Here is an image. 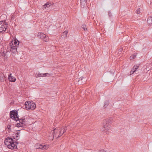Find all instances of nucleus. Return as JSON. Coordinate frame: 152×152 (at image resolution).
Here are the masks:
<instances>
[{
  "mask_svg": "<svg viewBox=\"0 0 152 152\" xmlns=\"http://www.w3.org/2000/svg\"><path fill=\"white\" fill-rule=\"evenodd\" d=\"M42 75H43V77H46V76L49 77V76H50V75H51V74L48 73H45L43 74H42Z\"/></svg>",
  "mask_w": 152,
  "mask_h": 152,
  "instance_id": "26",
  "label": "nucleus"
},
{
  "mask_svg": "<svg viewBox=\"0 0 152 152\" xmlns=\"http://www.w3.org/2000/svg\"><path fill=\"white\" fill-rule=\"evenodd\" d=\"M43 74L41 73L39 71H38L37 72V73H36L35 75V76L36 77H43V75H42Z\"/></svg>",
  "mask_w": 152,
  "mask_h": 152,
  "instance_id": "18",
  "label": "nucleus"
},
{
  "mask_svg": "<svg viewBox=\"0 0 152 152\" xmlns=\"http://www.w3.org/2000/svg\"><path fill=\"white\" fill-rule=\"evenodd\" d=\"M83 79V77H81L80 78L79 80H82Z\"/></svg>",
  "mask_w": 152,
  "mask_h": 152,
  "instance_id": "39",
  "label": "nucleus"
},
{
  "mask_svg": "<svg viewBox=\"0 0 152 152\" xmlns=\"http://www.w3.org/2000/svg\"><path fill=\"white\" fill-rule=\"evenodd\" d=\"M10 47V51L12 52V53H15L16 52H17V48L15 47L14 46H12V47Z\"/></svg>",
  "mask_w": 152,
  "mask_h": 152,
  "instance_id": "14",
  "label": "nucleus"
},
{
  "mask_svg": "<svg viewBox=\"0 0 152 152\" xmlns=\"http://www.w3.org/2000/svg\"><path fill=\"white\" fill-rule=\"evenodd\" d=\"M25 106L27 110H33L36 107L35 104L31 101L26 102L25 104Z\"/></svg>",
  "mask_w": 152,
  "mask_h": 152,
  "instance_id": "2",
  "label": "nucleus"
},
{
  "mask_svg": "<svg viewBox=\"0 0 152 152\" xmlns=\"http://www.w3.org/2000/svg\"><path fill=\"white\" fill-rule=\"evenodd\" d=\"M10 118L16 121L17 120H19L17 110H14L11 111L10 113Z\"/></svg>",
  "mask_w": 152,
  "mask_h": 152,
  "instance_id": "3",
  "label": "nucleus"
},
{
  "mask_svg": "<svg viewBox=\"0 0 152 152\" xmlns=\"http://www.w3.org/2000/svg\"><path fill=\"white\" fill-rule=\"evenodd\" d=\"M87 0H80V5L83 7H84L85 3L87 2Z\"/></svg>",
  "mask_w": 152,
  "mask_h": 152,
  "instance_id": "16",
  "label": "nucleus"
},
{
  "mask_svg": "<svg viewBox=\"0 0 152 152\" xmlns=\"http://www.w3.org/2000/svg\"><path fill=\"white\" fill-rule=\"evenodd\" d=\"M122 48H121L118 49V53H121L122 51Z\"/></svg>",
  "mask_w": 152,
  "mask_h": 152,
  "instance_id": "32",
  "label": "nucleus"
},
{
  "mask_svg": "<svg viewBox=\"0 0 152 152\" xmlns=\"http://www.w3.org/2000/svg\"><path fill=\"white\" fill-rule=\"evenodd\" d=\"M134 72H134V71H133V70H132V69L130 72V75H132Z\"/></svg>",
  "mask_w": 152,
  "mask_h": 152,
  "instance_id": "34",
  "label": "nucleus"
},
{
  "mask_svg": "<svg viewBox=\"0 0 152 152\" xmlns=\"http://www.w3.org/2000/svg\"><path fill=\"white\" fill-rule=\"evenodd\" d=\"M139 65H134L133 66V67L132 68V70L135 72L137 70V69L139 68Z\"/></svg>",
  "mask_w": 152,
  "mask_h": 152,
  "instance_id": "21",
  "label": "nucleus"
},
{
  "mask_svg": "<svg viewBox=\"0 0 152 152\" xmlns=\"http://www.w3.org/2000/svg\"><path fill=\"white\" fill-rule=\"evenodd\" d=\"M109 101L108 100H106L104 102V107L106 108V107L107 106L109 105Z\"/></svg>",
  "mask_w": 152,
  "mask_h": 152,
  "instance_id": "23",
  "label": "nucleus"
},
{
  "mask_svg": "<svg viewBox=\"0 0 152 152\" xmlns=\"http://www.w3.org/2000/svg\"><path fill=\"white\" fill-rule=\"evenodd\" d=\"M110 126V125L109 124L106 125L104 124L102 128L101 129V130L102 131H104L105 130H107V131H108L109 129Z\"/></svg>",
  "mask_w": 152,
  "mask_h": 152,
  "instance_id": "10",
  "label": "nucleus"
},
{
  "mask_svg": "<svg viewBox=\"0 0 152 152\" xmlns=\"http://www.w3.org/2000/svg\"><path fill=\"white\" fill-rule=\"evenodd\" d=\"M11 125L10 124H9L7 126L6 128V129H7V131L8 132L10 133L11 131Z\"/></svg>",
  "mask_w": 152,
  "mask_h": 152,
  "instance_id": "19",
  "label": "nucleus"
},
{
  "mask_svg": "<svg viewBox=\"0 0 152 152\" xmlns=\"http://www.w3.org/2000/svg\"><path fill=\"white\" fill-rule=\"evenodd\" d=\"M46 37V35L42 33H39L38 34L37 37L41 39H43Z\"/></svg>",
  "mask_w": 152,
  "mask_h": 152,
  "instance_id": "13",
  "label": "nucleus"
},
{
  "mask_svg": "<svg viewBox=\"0 0 152 152\" xmlns=\"http://www.w3.org/2000/svg\"><path fill=\"white\" fill-rule=\"evenodd\" d=\"M11 75L12 74L10 73V75H8V78L9 79V81L12 82H15L16 80V78L15 77L12 76Z\"/></svg>",
  "mask_w": 152,
  "mask_h": 152,
  "instance_id": "12",
  "label": "nucleus"
},
{
  "mask_svg": "<svg viewBox=\"0 0 152 152\" xmlns=\"http://www.w3.org/2000/svg\"><path fill=\"white\" fill-rule=\"evenodd\" d=\"M3 22V21H0V27H1Z\"/></svg>",
  "mask_w": 152,
  "mask_h": 152,
  "instance_id": "36",
  "label": "nucleus"
},
{
  "mask_svg": "<svg viewBox=\"0 0 152 152\" xmlns=\"http://www.w3.org/2000/svg\"><path fill=\"white\" fill-rule=\"evenodd\" d=\"M61 128H62V130H63V133H64L67 130V127L66 126H64Z\"/></svg>",
  "mask_w": 152,
  "mask_h": 152,
  "instance_id": "25",
  "label": "nucleus"
},
{
  "mask_svg": "<svg viewBox=\"0 0 152 152\" xmlns=\"http://www.w3.org/2000/svg\"><path fill=\"white\" fill-rule=\"evenodd\" d=\"M5 145L9 149L13 150L14 149H17V145L18 142L13 139L11 137H8L6 138L4 141Z\"/></svg>",
  "mask_w": 152,
  "mask_h": 152,
  "instance_id": "1",
  "label": "nucleus"
},
{
  "mask_svg": "<svg viewBox=\"0 0 152 152\" xmlns=\"http://www.w3.org/2000/svg\"><path fill=\"white\" fill-rule=\"evenodd\" d=\"M62 128H61L60 129V131H59V132L58 133L59 134L58 135V136L57 137V138H58L59 137H61L64 133H61L62 131Z\"/></svg>",
  "mask_w": 152,
  "mask_h": 152,
  "instance_id": "20",
  "label": "nucleus"
},
{
  "mask_svg": "<svg viewBox=\"0 0 152 152\" xmlns=\"http://www.w3.org/2000/svg\"><path fill=\"white\" fill-rule=\"evenodd\" d=\"M137 56V53H134L132 54V55L130 56V58L131 60L133 59L134 58H135Z\"/></svg>",
  "mask_w": 152,
  "mask_h": 152,
  "instance_id": "24",
  "label": "nucleus"
},
{
  "mask_svg": "<svg viewBox=\"0 0 152 152\" xmlns=\"http://www.w3.org/2000/svg\"><path fill=\"white\" fill-rule=\"evenodd\" d=\"M20 42L17 39L12 40L11 43H10L11 47L14 46L15 47H18L19 46V43Z\"/></svg>",
  "mask_w": 152,
  "mask_h": 152,
  "instance_id": "7",
  "label": "nucleus"
},
{
  "mask_svg": "<svg viewBox=\"0 0 152 152\" xmlns=\"http://www.w3.org/2000/svg\"><path fill=\"white\" fill-rule=\"evenodd\" d=\"M5 80V77L4 75H1L0 76V80L1 82H4Z\"/></svg>",
  "mask_w": 152,
  "mask_h": 152,
  "instance_id": "17",
  "label": "nucleus"
},
{
  "mask_svg": "<svg viewBox=\"0 0 152 152\" xmlns=\"http://www.w3.org/2000/svg\"><path fill=\"white\" fill-rule=\"evenodd\" d=\"M82 28L83 29L84 31L87 30V29L86 28V26L85 25H83L82 26Z\"/></svg>",
  "mask_w": 152,
  "mask_h": 152,
  "instance_id": "28",
  "label": "nucleus"
},
{
  "mask_svg": "<svg viewBox=\"0 0 152 152\" xmlns=\"http://www.w3.org/2000/svg\"><path fill=\"white\" fill-rule=\"evenodd\" d=\"M113 119L111 118H109L103 121V124L108 125L111 123Z\"/></svg>",
  "mask_w": 152,
  "mask_h": 152,
  "instance_id": "8",
  "label": "nucleus"
},
{
  "mask_svg": "<svg viewBox=\"0 0 152 152\" xmlns=\"http://www.w3.org/2000/svg\"><path fill=\"white\" fill-rule=\"evenodd\" d=\"M20 131V130H17L16 131L17 132L15 133V135L16 136L15 137H14V139H15L16 141L18 140L20 138V133L19 132Z\"/></svg>",
  "mask_w": 152,
  "mask_h": 152,
  "instance_id": "11",
  "label": "nucleus"
},
{
  "mask_svg": "<svg viewBox=\"0 0 152 152\" xmlns=\"http://www.w3.org/2000/svg\"><path fill=\"white\" fill-rule=\"evenodd\" d=\"M60 130H59L58 128H56L54 130L53 132V138L55 137L57 138V137L58 136V134Z\"/></svg>",
  "mask_w": 152,
  "mask_h": 152,
  "instance_id": "9",
  "label": "nucleus"
},
{
  "mask_svg": "<svg viewBox=\"0 0 152 152\" xmlns=\"http://www.w3.org/2000/svg\"><path fill=\"white\" fill-rule=\"evenodd\" d=\"M13 135L11 136L10 137H12L13 138V139H14V137H15V134H12Z\"/></svg>",
  "mask_w": 152,
  "mask_h": 152,
  "instance_id": "38",
  "label": "nucleus"
},
{
  "mask_svg": "<svg viewBox=\"0 0 152 152\" xmlns=\"http://www.w3.org/2000/svg\"><path fill=\"white\" fill-rule=\"evenodd\" d=\"M36 149H47L49 148V146L47 145H42L40 144H37L35 145Z\"/></svg>",
  "mask_w": 152,
  "mask_h": 152,
  "instance_id": "6",
  "label": "nucleus"
},
{
  "mask_svg": "<svg viewBox=\"0 0 152 152\" xmlns=\"http://www.w3.org/2000/svg\"><path fill=\"white\" fill-rule=\"evenodd\" d=\"M16 17V15L15 14H13L12 15L11 17V20H14V19Z\"/></svg>",
  "mask_w": 152,
  "mask_h": 152,
  "instance_id": "27",
  "label": "nucleus"
},
{
  "mask_svg": "<svg viewBox=\"0 0 152 152\" xmlns=\"http://www.w3.org/2000/svg\"><path fill=\"white\" fill-rule=\"evenodd\" d=\"M99 152H107V151H105L104 150H100Z\"/></svg>",
  "mask_w": 152,
  "mask_h": 152,
  "instance_id": "37",
  "label": "nucleus"
},
{
  "mask_svg": "<svg viewBox=\"0 0 152 152\" xmlns=\"http://www.w3.org/2000/svg\"><path fill=\"white\" fill-rule=\"evenodd\" d=\"M44 41L45 42H47L48 40V36H47L46 35V37L43 39Z\"/></svg>",
  "mask_w": 152,
  "mask_h": 152,
  "instance_id": "29",
  "label": "nucleus"
},
{
  "mask_svg": "<svg viewBox=\"0 0 152 152\" xmlns=\"http://www.w3.org/2000/svg\"><path fill=\"white\" fill-rule=\"evenodd\" d=\"M8 26V23L6 22V20L3 21V22L1 27H0V33H3L7 28V27Z\"/></svg>",
  "mask_w": 152,
  "mask_h": 152,
  "instance_id": "5",
  "label": "nucleus"
},
{
  "mask_svg": "<svg viewBox=\"0 0 152 152\" xmlns=\"http://www.w3.org/2000/svg\"><path fill=\"white\" fill-rule=\"evenodd\" d=\"M67 33H68L67 31H65L63 33V36H64L66 37L67 35Z\"/></svg>",
  "mask_w": 152,
  "mask_h": 152,
  "instance_id": "30",
  "label": "nucleus"
},
{
  "mask_svg": "<svg viewBox=\"0 0 152 152\" xmlns=\"http://www.w3.org/2000/svg\"><path fill=\"white\" fill-rule=\"evenodd\" d=\"M2 56L4 57H5V56H6V55L4 52H3V53H2Z\"/></svg>",
  "mask_w": 152,
  "mask_h": 152,
  "instance_id": "35",
  "label": "nucleus"
},
{
  "mask_svg": "<svg viewBox=\"0 0 152 152\" xmlns=\"http://www.w3.org/2000/svg\"><path fill=\"white\" fill-rule=\"evenodd\" d=\"M147 23L149 24H151L152 23V17H151L148 18L147 19Z\"/></svg>",
  "mask_w": 152,
  "mask_h": 152,
  "instance_id": "22",
  "label": "nucleus"
},
{
  "mask_svg": "<svg viewBox=\"0 0 152 152\" xmlns=\"http://www.w3.org/2000/svg\"><path fill=\"white\" fill-rule=\"evenodd\" d=\"M53 4L54 3L53 2H48L45 4L44 6L45 7V8H46V7H49L50 6L53 5Z\"/></svg>",
  "mask_w": 152,
  "mask_h": 152,
  "instance_id": "15",
  "label": "nucleus"
},
{
  "mask_svg": "<svg viewBox=\"0 0 152 152\" xmlns=\"http://www.w3.org/2000/svg\"><path fill=\"white\" fill-rule=\"evenodd\" d=\"M136 13L137 14H139L140 13V8H139L137 9V10Z\"/></svg>",
  "mask_w": 152,
  "mask_h": 152,
  "instance_id": "31",
  "label": "nucleus"
},
{
  "mask_svg": "<svg viewBox=\"0 0 152 152\" xmlns=\"http://www.w3.org/2000/svg\"><path fill=\"white\" fill-rule=\"evenodd\" d=\"M19 121V123L16 124L15 125L16 127H23L26 126V120L24 118H19V120H17L16 121Z\"/></svg>",
  "mask_w": 152,
  "mask_h": 152,
  "instance_id": "4",
  "label": "nucleus"
},
{
  "mask_svg": "<svg viewBox=\"0 0 152 152\" xmlns=\"http://www.w3.org/2000/svg\"><path fill=\"white\" fill-rule=\"evenodd\" d=\"M108 15L110 17H111L112 15L110 11H108Z\"/></svg>",
  "mask_w": 152,
  "mask_h": 152,
  "instance_id": "33",
  "label": "nucleus"
}]
</instances>
